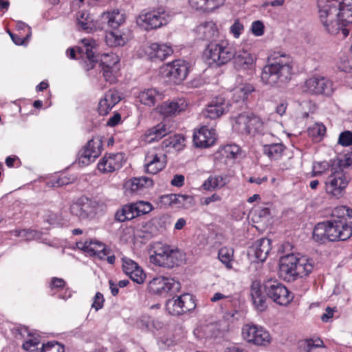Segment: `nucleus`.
Here are the masks:
<instances>
[{
  "instance_id": "a878e982",
  "label": "nucleus",
  "mask_w": 352,
  "mask_h": 352,
  "mask_svg": "<svg viewBox=\"0 0 352 352\" xmlns=\"http://www.w3.org/2000/svg\"><path fill=\"white\" fill-rule=\"evenodd\" d=\"M173 52L170 46L157 43H151L146 50V53L152 60H160L162 61L171 55Z\"/></svg>"
},
{
  "instance_id": "72a5a7b5",
  "label": "nucleus",
  "mask_w": 352,
  "mask_h": 352,
  "mask_svg": "<svg viewBox=\"0 0 352 352\" xmlns=\"http://www.w3.org/2000/svg\"><path fill=\"white\" fill-rule=\"evenodd\" d=\"M19 333L22 336L25 337V334L27 335V339L23 344V349L25 351L34 352L36 350H38V345L39 344V340L37 338L34 337L30 332L29 329L26 327H21L19 329Z\"/></svg>"
},
{
  "instance_id": "a18cd8bd",
  "label": "nucleus",
  "mask_w": 352,
  "mask_h": 352,
  "mask_svg": "<svg viewBox=\"0 0 352 352\" xmlns=\"http://www.w3.org/2000/svg\"><path fill=\"white\" fill-rule=\"evenodd\" d=\"M308 133L315 141H320L326 133V127L322 124L316 123L309 129Z\"/></svg>"
},
{
  "instance_id": "6ab92c4d",
  "label": "nucleus",
  "mask_w": 352,
  "mask_h": 352,
  "mask_svg": "<svg viewBox=\"0 0 352 352\" xmlns=\"http://www.w3.org/2000/svg\"><path fill=\"white\" fill-rule=\"evenodd\" d=\"M347 184L344 173L341 170H337L332 173L325 182L326 191L333 196H340Z\"/></svg>"
},
{
  "instance_id": "2eb2a0df",
  "label": "nucleus",
  "mask_w": 352,
  "mask_h": 352,
  "mask_svg": "<svg viewBox=\"0 0 352 352\" xmlns=\"http://www.w3.org/2000/svg\"><path fill=\"white\" fill-rule=\"evenodd\" d=\"M180 288V283L173 278L164 276L153 278L148 283V289L150 293L159 296H164L169 292H177Z\"/></svg>"
},
{
  "instance_id": "f8f14e48",
  "label": "nucleus",
  "mask_w": 352,
  "mask_h": 352,
  "mask_svg": "<svg viewBox=\"0 0 352 352\" xmlns=\"http://www.w3.org/2000/svg\"><path fill=\"white\" fill-rule=\"evenodd\" d=\"M267 296L280 305H287L293 296L287 288L277 280H268L264 284Z\"/></svg>"
},
{
  "instance_id": "7ed1b4c3",
  "label": "nucleus",
  "mask_w": 352,
  "mask_h": 352,
  "mask_svg": "<svg viewBox=\"0 0 352 352\" xmlns=\"http://www.w3.org/2000/svg\"><path fill=\"white\" fill-rule=\"evenodd\" d=\"M203 56L208 65L215 64L217 66L223 65L234 58V67L239 70L251 69L255 63V57L248 51L234 52L232 47L225 42H210L204 51Z\"/></svg>"
},
{
  "instance_id": "20e7f679",
  "label": "nucleus",
  "mask_w": 352,
  "mask_h": 352,
  "mask_svg": "<svg viewBox=\"0 0 352 352\" xmlns=\"http://www.w3.org/2000/svg\"><path fill=\"white\" fill-rule=\"evenodd\" d=\"M293 58L281 52H274L267 58L261 74L262 82L272 87H283L292 79Z\"/></svg>"
},
{
  "instance_id": "4c0bfd02",
  "label": "nucleus",
  "mask_w": 352,
  "mask_h": 352,
  "mask_svg": "<svg viewBox=\"0 0 352 352\" xmlns=\"http://www.w3.org/2000/svg\"><path fill=\"white\" fill-rule=\"evenodd\" d=\"M285 146L281 143L265 144L263 146V153L271 160H278L285 150Z\"/></svg>"
},
{
  "instance_id": "6e6d98bb",
  "label": "nucleus",
  "mask_w": 352,
  "mask_h": 352,
  "mask_svg": "<svg viewBox=\"0 0 352 352\" xmlns=\"http://www.w3.org/2000/svg\"><path fill=\"white\" fill-rule=\"evenodd\" d=\"M104 302V299L103 295L100 292H97L94 298L91 307L94 308L96 311H98L103 307Z\"/></svg>"
},
{
  "instance_id": "7c9ffc66",
  "label": "nucleus",
  "mask_w": 352,
  "mask_h": 352,
  "mask_svg": "<svg viewBox=\"0 0 352 352\" xmlns=\"http://www.w3.org/2000/svg\"><path fill=\"white\" fill-rule=\"evenodd\" d=\"M164 95L156 89H148L142 91L139 95L140 101L147 106H154L163 99Z\"/></svg>"
},
{
  "instance_id": "de8ad7c7",
  "label": "nucleus",
  "mask_w": 352,
  "mask_h": 352,
  "mask_svg": "<svg viewBox=\"0 0 352 352\" xmlns=\"http://www.w3.org/2000/svg\"><path fill=\"white\" fill-rule=\"evenodd\" d=\"M36 352H64V346L56 341H50L43 344L42 347Z\"/></svg>"
},
{
  "instance_id": "a211bd4d",
  "label": "nucleus",
  "mask_w": 352,
  "mask_h": 352,
  "mask_svg": "<svg viewBox=\"0 0 352 352\" xmlns=\"http://www.w3.org/2000/svg\"><path fill=\"white\" fill-rule=\"evenodd\" d=\"M166 155L157 149L148 151L145 156V171L150 174H157L166 166Z\"/></svg>"
},
{
  "instance_id": "338daca9",
  "label": "nucleus",
  "mask_w": 352,
  "mask_h": 352,
  "mask_svg": "<svg viewBox=\"0 0 352 352\" xmlns=\"http://www.w3.org/2000/svg\"><path fill=\"white\" fill-rule=\"evenodd\" d=\"M338 67L340 71L344 72H350L351 70V67L349 65V61L344 60L343 61H340L338 65Z\"/></svg>"
},
{
  "instance_id": "9b49d317",
  "label": "nucleus",
  "mask_w": 352,
  "mask_h": 352,
  "mask_svg": "<svg viewBox=\"0 0 352 352\" xmlns=\"http://www.w3.org/2000/svg\"><path fill=\"white\" fill-rule=\"evenodd\" d=\"M170 16L164 9L143 11L137 18V24L148 31L161 28L169 21Z\"/></svg>"
},
{
  "instance_id": "69168bd1",
  "label": "nucleus",
  "mask_w": 352,
  "mask_h": 352,
  "mask_svg": "<svg viewBox=\"0 0 352 352\" xmlns=\"http://www.w3.org/2000/svg\"><path fill=\"white\" fill-rule=\"evenodd\" d=\"M334 311V309H331L328 307L326 309V312L321 316L320 319L322 320V322H328V320L333 316Z\"/></svg>"
},
{
  "instance_id": "13d9d810",
  "label": "nucleus",
  "mask_w": 352,
  "mask_h": 352,
  "mask_svg": "<svg viewBox=\"0 0 352 352\" xmlns=\"http://www.w3.org/2000/svg\"><path fill=\"white\" fill-rule=\"evenodd\" d=\"M154 222H156L160 227L166 228V224H170V217L167 214H163L153 219Z\"/></svg>"
},
{
  "instance_id": "680f3d73",
  "label": "nucleus",
  "mask_w": 352,
  "mask_h": 352,
  "mask_svg": "<svg viewBox=\"0 0 352 352\" xmlns=\"http://www.w3.org/2000/svg\"><path fill=\"white\" fill-rule=\"evenodd\" d=\"M181 140V137L175 135L173 138L170 137L169 140H165L163 144L165 146H170L172 147H176L177 144H180Z\"/></svg>"
},
{
  "instance_id": "ea45409f",
  "label": "nucleus",
  "mask_w": 352,
  "mask_h": 352,
  "mask_svg": "<svg viewBox=\"0 0 352 352\" xmlns=\"http://www.w3.org/2000/svg\"><path fill=\"white\" fill-rule=\"evenodd\" d=\"M177 300H178L180 308L182 309V314L190 311L196 307L194 297L190 294L186 293L177 296Z\"/></svg>"
},
{
  "instance_id": "a19ab883",
  "label": "nucleus",
  "mask_w": 352,
  "mask_h": 352,
  "mask_svg": "<svg viewBox=\"0 0 352 352\" xmlns=\"http://www.w3.org/2000/svg\"><path fill=\"white\" fill-rule=\"evenodd\" d=\"M137 327L142 330H151L152 328L159 329L162 327L158 321L155 322L149 316L142 315L136 320Z\"/></svg>"
},
{
  "instance_id": "052dcab7",
  "label": "nucleus",
  "mask_w": 352,
  "mask_h": 352,
  "mask_svg": "<svg viewBox=\"0 0 352 352\" xmlns=\"http://www.w3.org/2000/svg\"><path fill=\"white\" fill-rule=\"evenodd\" d=\"M177 204H179L181 206H184L186 202L190 204L193 200L192 197L186 195L177 194Z\"/></svg>"
},
{
  "instance_id": "393cba45",
  "label": "nucleus",
  "mask_w": 352,
  "mask_h": 352,
  "mask_svg": "<svg viewBox=\"0 0 352 352\" xmlns=\"http://www.w3.org/2000/svg\"><path fill=\"white\" fill-rule=\"evenodd\" d=\"M270 250L271 241L262 238L255 241L250 252L258 261L263 262L266 260Z\"/></svg>"
},
{
  "instance_id": "49530a36",
  "label": "nucleus",
  "mask_w": 352,
  "mask_h": 352,
  "mask_svg": "<svg viewBox=\"0 0 352 352\" xmlns=\"http://www.w3.org/2000/svg\"><path fill=\"white\" fill-rule=\"evenodd\" d=\"M240 150L239 146L236 144H228L221 148L220 153L226 158L234 159L239 154Z\"/></svg>"
},
{
  "instance_id": "dca6fc26",
  "label": "nucleus",
  "mask_w": 352,
  "mask_h": 352,
  "mask_svg": "<svg viewBox=\"0 0 352 352\" xmlns=\"http://www.w3.org/2000/svg\"><path fill=\"white\" fill-rule=\"evenodd\" d=\"M304 91L311 94L329 96L333 91V82L322 76L311 77L307 79L304 85Z\"/></svg>"
},
{
  "instance_id": "5701e85b",
  "label": "nucleus",
  "mask_w": 352,
  "mask_h": 352,
  "mask_svg": "<svg viewBox=\"0 0 352 352\" xmlns=\"http://www.w3.org/2000/svg\"><path fill=\"white\" fill-rule=\"evenodd\" d=\"M216 141L215 130L208 129L206 126H201L193 134V143L198 148H208L212 146Z\"/></svg>"
},
{
  "instance_id": "f03ea898",
  "label": "nucleus",
  "mask_w": 352,
  "mask_h": 352,
  "mask_svg": "<svg viewBox=\"0 0 352 352\" xmlns=\"http://www.w3.org/2000/svg\"><path fill=\"white\" fill-rule=\"evenodd\" d=\"M333 212L338 219L318 223L314 227L312 238L316 242L322 244L327 241H346L352 236V226L344 217L351 219L352 209L341 206L336 208Z\"/></svg>"
},
{
  "instance_id": "864d4df0",
  "label": "nucleus",
  "mask_w": 352,
  "mask_h": 352,
  "mask_svg": "<svg viewBox=\"0 0 352 352\" xmlns=\"http://www.w3.org/2000/svg\"><path fill=\"white\" fill-rule=\"evenodd\" d=\"M243 30L244 26L239 19L235 20L230 27V32L235 38H239Z\"/></svg>"
},
{
  "instance_id": "5fc2aeb1",
  "label": "nucleus",
  "mask_w": 352,
  "mask_h": 352,
  "mask_svg": "<svg viewBox=\"0 0 352 352\" xmlns=\"http://www.w3.org/2000/svg\"><path fill=\"white\" fill-rule=\"evenodd\" d=\"M252 32L256 36H262L264 34V25L260 21H256L252 24Z\"/></svg>"
},
{
  "instance_id": "c03bdc74",
  "label": "nucleus",
  "mask_w": 352,
  "mask_h": 352,
  "mask_svg": "<svg viewBox=\"0 0 352 352\" xmlns=\"http://www.w3.org/2000/svg\"><path fill=\"white\" fill-rule=\"evenodd\" d=\"M105 41L109 47L122 46L125 44V39L114 32H107L105 36Z\"/></svg>"
},
{
  "instance_id": "b1692460",
  "label": "nucleus",
  "mask_w": 352,
  "mask_h": 352,
  "mask_svg": "<svg viewBox=\"0 0 352 352\" xmlns=\"http://www.w3.org/2000/svg\"><path fill=\"white\" fill-rule=\"evenodd\" d=\"M120 97L116 90L109 89L100 99L97 111L100 116H107L112 108L120 101Z\"/></svg>"
},
{
  "instance_id": "423d86ee",
  "label": "nucleus",
  "mask_w": 352,
  "mask_h": 352,
  "mask_svg": "<svg viewBox=\"0 0 352 352\" xmlns=\"http://www.w3.org/2000/svg\"><path fill=\"white\" fill-rule=\"evenodd\" d=\"M95 42L88 38L82 40V45L78 47V54L82 59V67L86 71L93 69L95 64L100 60V68H116L119 63V58L113 53L102 54L100 60L96 55Z\"/></svg>"
},
{
  "instance_id": "0e129e2a",
  "label": "nucleus",
  "mask_w": 352,
  "mask_h": 352,
  "mask_svg": "<svg viewBox=\"0 0 352 352\" xmlns=\"http://www.w3.org/2000/svg\"><path fill=\"white\" fill-rule=\"evenodd\" d=\"M120 120L121 116L120 113H116L108 120L107 124L109 126H115L120 122Z\"/></svg>"
},
{
  "instance_id": "37998d69",
  "label": "nucleus",
  "mask_w": 352,
  "mask_h": 352,
  "mask_svg": "<svg viewBox=\"0 0 352 352\" xmlns=\"http://www.w3.org/2000/svg\"><path fill=\"white\" fill-rule=\"evenodd\" d=\"M234 251L231 248L223 247L219 250L218 258L228 269L232 268Z\"/></svg>"
},
{
  "instance_id": "ddd939ff",
  "label": "nucleus",
  "mask_w": 352,
  "mask_h": 352,
  "mask_svg": "<svg viewBox=\"0 0 352 352\" xmlns=\"http://www.w3.org/2000/svg\"><path fill=\"white\" fill-rule=\"evenodd\" d=\"M242 336L248 342L258 346H266L271 342L269 332L256 324H245L242 328Z\"/></svg>"
},
{
  "instance_id": "79ce46f5",
  "label": "nucleus",
  "mask_w": 352,
  "mask_h": 352,
  "mask_svg": "<svg viewBox=\"0 0 352 352\" xmlns=\"http://www.w3.org/2000/svg\"><path fill=\"white\" fill-rule=\"evenodd\" d=\"M77 21L80 28L87 32H91L95 28L92 19L86 12L80 11L78 12Z\"/></svg>"
},
{
  "instance_id": "8fccbe9b",
  "label": "nucleus",
  "mask_w": 352,
  "mask_h": 352,
  "mask_svg": "<svg viewBox=\"0 0 352 352\" xmlns=\"http://www.w3.org/2000/svg\"><path fill=\"white\" fill-rule=\"evenodd\" d=\"M117 67L116 68H102L100 72H102V76L104 80L109 83H113L116 81V73Z\"/></svg>"
},
{
  "instance_id": "603ef678",
  "label": "nucleus",
  "mask_w": 352,
  "mask_h": 352,
  "mask_svg": "<svg viewBox=\"0 0 352 352\" xmlns=\"http://www.w3.org/2000/svg\"><path fill=\"white\" fill-rule=\"evenodd\" d=\"M66 285V282L64 279L57 277H53L52 278L49 287L51 289L52 291L54 289H61L65 288Z\"/></svg>"
},
{
  "instance_id": "cd10ccee",
  "label": "nucleus",
  "mask_w": 352,
  "mask_h": 352,
  "mask_svg": "<svg viewBox=\"0 0 352 352\" xmlns=\"http://www.w3.org/2000/svg\"><path fill=\"white\" fill-rule=\"evenodd\" d=\"M226 0H188L190 7L203 12H210L223 6Z\"/></svg>"
},
{
  "instance_id": "1a4fd4ad",
  "label": "nucleus",
  "mask_w": 352,
  "mask_h": 352,
  "mask_svg": "<svg viewBox=\"0 0 352 352\" xmlns=\"http://www.w3.org/2000/svg\"><path fill=\"white\" fill-rule=\"evenodd\" d=\"M100 204L96 199L81 197L71 204L69 211L72 215L80 221H91L96 218Z\"/></svg>"
},
{
  "instance_id": "473e14b6",
  "label": "nucleus",
  "mask_w": 352,
  "mask_h": 352,
  "mask_svg": "<svg viewBox=\"0 0 352 352\" xmlns=\"http://www.w3.org/2000/svg\"><path fill=\"white\" fill-rule=\"evenodd\" d=\"M81 248L91 256H96L101 259L107 255L105 245L98 241H85Z\"/></svg>"
},
{
  "instance_id": "4d7b16f0",
  "label": "nucleus",
  "mask_w": 352,
  "mask_h": 352,
  "mask_svg": "<svg viewBox=\"0 0 352 352\" xmlns=\"http://www.w3.org/2000/svg\"><path fill=\"white\" fill-rule=\"evenodd\" d=\"M328 166V164L327 162H318L317 164H314L313 166V170H312V176L316 177L320 175L327 168Z\"/></svg>"
},
{
  "instance_id": "3c124183",
  "label": "nucleus",
  "mask_w": 352,
  "mask_h": 352,
  "mask_svg": "<svg viewBox=\"0 0 352 352\" xmlns=\"http://www.w3.org/2000/svg\"><path fill=\"white\" fill-rule=\"evenodd\" d=\"M338 143L344 146H347L352 144V132L350 131H345L342 132L338 138Z\"/></svg>"
},
{
  "instance_id": "0eeeda50",
  "label": "nucleus",
  "mask_w": 352,
  "mask_h": 352,
  "mask_svg": "<svg viewBox=\"0 0 352 352\" xmlns=\"http://www.w3.org/2000/svg\"><path fill=\"white\" fill-rule=\"evenodd\" d=\"M153 254L150 256V261L155 265L166 268H173L179 265L184 258V255L178 249L162 242H155L152 245Z\"/></svg>"
},
{
  "instance_id": "f704fd0d",
  "label": "nucleus",
  "mask_w": 352,
  "mask_h": 352,
  "mask_svg": "<svg viewBox=\"0 0 352 352\" xmlns=\"http://www.w3.org/2000/svg\"><path fill=\"white\" fill-rule=\"evenodd\" d=\"M254 91V87L252 85L249 83L241 84L232 89V99L236 102H243L247 99L248 95Z\"/></svg>"
},
{
  "instance_id": "09e8293b",
  "label": "nucleus",
  "mask_w": 352,
  "mask_h": 352,
  "mask_svg": "<svg viewBox=\"0 0 352 352\" xmlns=\"http://www.w3.org/2000/svg\"><path fill=\"white\" fill-rule=\"evenodd\" d=\"M166 309L171 315L182 314V309L180 308L179 303L175 298L166 300Z\"/></svg>"
},
{
  "instance_id": "f3484780",
  "label": "nucleus",
  "mask_w": 352,
  "mask_h": 352,
  "mask_svg": "<svg viewBox=\"0 0 352 352\" xmlns=\"http://www.w3.org/2000/svg\"><path fill=\"white\" fill-rule=\"evenodd\" d=\"M102 148V143L99 138L90 140L78 152L79 164L87 166L95 161L100 155Z\"/></svg>"
},
{
  "instance_id": "c85d7f7f",
  "label": "nucleus",
  "mask_w": 352,
  "mask_h": 352,
  "mask_svg": "<svg viewBox=\"0 0 352 352\" xmlns=\"http://www.w3.org/2000/svg\"><path fill=\"white\" fill-rule=\"evenodd\" d=\"M251 296L253 304L257 310L263 311L267 309L266 298L263 294L259 282H252L251 285Z\"/></svg>"
},
{
  "instance_id": "e433bc0d",
  "label": "nucleus",
  "mask_w": 352,
  "mask_h": 352,
  "mask_svg": "<svg viewBox=\"0 0 352 352\" xmlns=\"http://www.w3.org/2000/svg\"><path fill=\"white\" fill-rule=\"evenodd\" d=\"M102 18L104 20H107L108 26L112 29H117L125 20L124 15L118 10L104 13Z\"/></svg>"
},
{
  "instance_id": "412c9836",
  "label": "nucleus",
  "mask_w": 352,
  "mask_h": 352,
  "mask_svg": "<svg viewBox=\"0 0 352 352\" xmlns=\"http://www.w3.org/2000/svg\"><path fill=\"white\" fill-rule=\"evenodd\" d=\"M124 162L122 153L109 154L100 160L98 169L102 173H113L122 168Z\"/></svg>"
},
{
  "instance_id": "774afa93",
  "label": "nucleus",
  "mask_w": 352,
  "mask_h": 352,
  "mask_svg": "<svg viewBox=\"0 0 352 352\" xmlns=\"http://www.w3.org/2000/svg\"><path fill=\"white\" fill-rule=\"evenodd\" d=\"M69 183V179L66 177H61L56 179L53 182L52 186L54 187H59L63 186L64 185H67Z\"/></svg>"
},
{
  "instance_id": "39448f33",
  "label": "nucleus",
  "mask_w": 352,
  "mask_h": 352,
  "mask_svg": "<svg viewBox=\"0 0 352 352\" xmlns=\"http://www.w3.org/2000/svg\"><path fill=\"white\" fill-rule=\"evenodd\" d=\"M314 261L300 254H288L282 256L279 264V276L287 282L307 276L314 269Z\"/></svg>"
},
{
  "instance_id": "c756f323",
  "label": "nucleus",
  "mask_w": 352,
  "mask_h": 352,
  "mask_svg": "<svg viewBox=\"0 0 352 352\" xmlns=\"http://www.w3.org/2000/svg\"><path fill=\"white\" fill-rule=\"evenodd\" d=\"M217 28L213 21H207L197 28L198 39L210 41L217 36Z\"/></svg>"
},
{
  "instance_id": "aec40b11",
  "label": "nucleus",
  "mask_w": 352,
  "mask_h": 352,
  "mask_svg": "<svg viewBox=\"0 0 352 352\" xmlns=\"http://www.w3.org/2000/svg\"><path fill=\"white\" fill-rule=\"evenodd\" d=\"M228 111V104L224 98H213L203 111V116L212 120L220 118Z\"/></svg>"
},
{
  "instance_id": "58836bf2",
  "label": "nucleus",
  "mask_w": 352,
  "mask_h": 352,
  "mask_svg": "<svg viewBox=\"0 0 352 352\" xmlns=\"http://www.w3.org/2000/svg\"><path fill=\"white\" fill-rule=\"evenodd\" d=\"M153 180L147 177H135L131 180L130 189L133 192H138L144 188L153 186Z\"/></svg>"
},
{
  "instance_id": "bf43d9fd",
  "label": "nucleus",
  "mask_w": 352,
  "mask_h": 352,
  "mask_svg": "<svg viewBox=\"0 0 352 352\" xmlns=\"http://www.w3.org/2000/svg\"><path fill=\"white\" fill-rule=\"evenodd\" d=\"M163 201L165 204H168L169 205H176L177 204L178 198H177V194H169L164 195L162 197Z\"/></svg>"
},
{
  "instance_id": "2f4dec72",
  "label": "nucleus",
  "mask_w": 352,
  "mask_h": 352,
  "mask_svg": "<svg viewBox=\"0 0 352 352\" xmlns=\"http://www.w3.org/2000/svg\"><path fill=\"white\" fill-rule=\"evenodd\" d=\"M187 104L184 100L179 99L170 102H165L160 108L161 113L165 116H169L179 113L184 111Z\"/></svg>"
},
{
  "instance_id": "c9c22d12",
  "label": "nucleus",
  "mask_w": 352,
  "mask_h": 352,
  "mask_svg": "<svg viewBox=\"0 0 352 352\" xmlns=\"http://www.w3.org/2000/svg\"><path fill=\"white\" fill-rule=\"evenodd\" d=\"M229 182L227 175H210L203 184L205 190L219 189Z\"/></svg>"
},
{
  "instance_id": "bb28decb",
  "label": "nucleus",
  "mask_w": 352,
  "mask_h": 352,
  "mask_svg": "<svg viewBox=\"0 0 352 352\" xmlns=\"http://www.w3.org/2000/svg\"><path fill=\"white\" fill-rule=\"evenodd\" d=\"M170 132V128L167 127L165 124L161 122L148 129L143 136V140L147 143L158 141Z\"/></svg>"
},
{
  "instance_id": "6e6552de",
  "label": "nucleus",
  "mask_w": 352,
  "mask_h": 352,
  "mask_svg": "<svg viewBox=\"0 0 352 352\" xmlns=\"http://www.w3.org/2000/svg\"><path fill=\"white\" fill-rule=\"evenodd\" d=\"M233 128L243 135H263L265 131L262 120L253 113L239 114L235 119Z\"/></svg>"
},
{
  "instance_id": "4be33fe9",
  "label": "nucleus",
  "mask_w": 352,
  "mask_h": 352,
  "mask_svg": "<svg viewBox=\"0 0 352 352\" xmlns=\"http://www.w3.org/2000/svg\"><path fill=\"white\" fill-rule=\"evenodd\" d=\"M123 272L135 283L142 284L146 279V274L142 267L132 259L123 257L122 258Z\"/></svg>"
},
{
  "instance_id": "e2e57ef3",
  "label": "nucleus",
  "mask_w": 352,
  "mask_h": 352,
  "mask_svg": "<svg viewBox=\"0 0 352 352\" xmlns=\"http://www.w3.org/2000/svg\"><path fill=\"white\" fill-rule=\"evenodd\" d=\"M173 186L181 187L184 184V176L182 175H175L170 182Z\"/></svg>"
},
{
  "instance_id": "9d476101",
  "label": "nucleus",
  "mask_w": 352,
  "mask_h": 352,
  "mask_svg": "<svg viewBox=\"0 0 352 352\" xmlns=\"http://www.w3.org/2000/svg\"><path fill=\"white\" fill-rule=\"evenodd\" d=\"M153 207L148 201H138L124 205L122 208L117 210L115 219L118 222H124L131 220L137 217L149 213Z\"/></svg>"
},
{
  "instance_id": "f257e3e1",
  "label": "nucleus",
  "mask_w": 352,
  "mask_h": 352,
  "mask_svg": "<svg viewBox=\"0 0 352 352\" xmlns=\"http://www.w3.org/2000/svg\"><path fill=\"white\" fill-rule=\"evenodd\" d=\"M317 8L319 21L328 34L336 35L341 32L342 38L349 36L352 0H318Z\"/></svg>"
},
{
  "instance_id": "4468645a",
  "label": "nucleus",
  "mask_w": 352,
  "mask_h": 352,
  "mask_svg": "<svg viewBox=\"0 0 352 352\" xmlns=\"http://www.w3.org/2000/svg\"><path fill=\"white\" fill-rule=\"evenodd\" d=\"M188 68V63L186 61L175 60L161 67V72L175 83H179L187 77Z\"/></svg>"
}]
</instances>
